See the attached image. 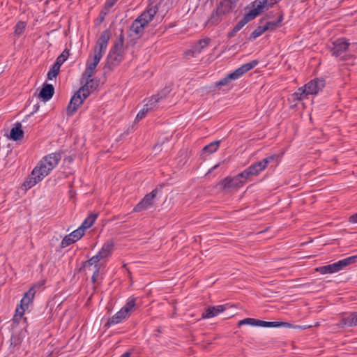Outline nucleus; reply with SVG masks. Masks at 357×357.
Wrapping results in <instances>:
<instances>
[{"mask_svg":"<svg viewBox=\"0 0 357 357\" xmlns=\"http://www.w3.org/2000/svg\"><path fill=\"white\" fill-rule=\"evenodd\" d=\"M114 243L113 241H107L104 243L100 250L89 260L82 261L81 268H86L94 265L95 268L103 266L109 257L112 255Z\"/></svg>","mask_w":357,"mask_h":357,"instance_id":"obj_2","label":"nucleus"},{"mask_svg":"<svg viewBox=\"0 0 357 357\" xmlns=\"http://www.w3.org/2000/svg\"><path fill=\"white\" fill-rule=\"evenodd\" d=\"M45 279H41L39 281L33 284L30 289H33L32 291H33L36 294L38 290H39L41 287H43L45 285Z\"/></svg>","mask_w":357,"mask_h":357,"instance_id":"obj_42","label":"nucleus"},{"mask_svg":"<svg viewBox=\"0 0 357 357\" xmlns=\"http://www.w3.org/2000/svg\"><path fill=\"white\" fill-rule=\"evenodd\" d=\"M250 8V10L246 13L243 18L234 26V27L239 31L247 23L255 19L259 14V9L256 10L255 7L246 6L245 9Z\"/></svg>","mask_w":357,"mask_h":357,"instance_id":"obj_8","label":"nucleus"},{"mask_svg":"<svg viewBox=\"0 0 357 357\" xmlns=\"http://www.w3.org/2000/svg\"><path fill=\"white\" fill-rule=\"evenodd\" d=\"M264 28H266V31L274 30L278 27H280L279 25L276 23L275 21H269L267 22L266 24L264 26Z\"/></svg>","mask_w":357,"mask_h":357,"instance_id":"obj_47","label":"nucleus"},{"mask_svg":"<svg viewBox=\"0 0 357 357\" xmlns=\"http://www.w3.org/2000/svg\"><path fill=\"white\" fill-rule=\"evenodd\" d=\"M259 61L257 60H252L250 62L245 63L248 70H250L253 69L257 64Z\"/></svg>","mask_w":357,"mask_h":357,"instance_id":"obj_56","label":"nucleus"},{"mask_svg":"<svg viewBox=\"0 0 357 357\" xmlns=\"http://www.w3.org/2000/svg\"><path fill=\"white\" fill-rule=\"evenodd\" d=\"M169 93V90L168 89H164L160 92H159L158 94L152 96L151 100L155 105L156 103L160 102L161 100L165 98Z\"/></svg>","mask_w":357,"mask_h":357,"instance_id":"obj_29","label":"nucleus"},{"mask_svg":"<svg viewBox=\"0 0 357 357\" xmlns=\"http://www.w3.org/2000/svg\"><path fill=\"white\" fill-rule=\"evenodd\" d=\"M227 308V305H219L216 306H210L207 307L202 313L203 319H210L218 315L220 312H224Z\"/></svg>","mask_w":357,"mask_h":357,"instance_id":"obj_12","label":"nucleus"},{"mask_svg":"<svg viewBox=\"0 0 357 357\" xmlns=\"http://www.w3.org/2000/svg\"><path fill=\"white\" fill-rule=\"evenodd\" d=\"M347 280V278L346 277H343L342 275V274H340V275H337L336 276L334 277L333 279H328L327 277L325 278L324 280L326 282H343L344 280Z\"/></svg>","mask_w":357,"mask_h":357,"instance_id":"obj_46","label":"nucleus"},{"mask_svg":"<svg viewBox=\"0 0 357 357\" xmlns=\"http://www.w3.org/2000/svg\"><path fill=\"white\" fill-rule=\"evenodd\" d=\"M245 181H238V178L227 176L222 179L218 185L220 188L223 190L231 189V188H239L243 185Z\"/></svg>","mask_w":357,"mask_h":357,"instance_id":"obj_9","label":"nucleus"},{"mask_svg":"<svg viewBox=\"0 0 357 357\" xmlns=\"http://www.w3.org/2000/svg\"><path fill=\"white\" fill-rule=\"evenodd\" d=\"M229 83H230L229 80L227 79V77L225 75L223 78L220 79L219 81L215 82V86L217 88L220 89L221 86H226V85L229 84Z\"/></svg>","mask_w":357,"mask_h":357,"instance_id":"obj_48","label":"nucleus"},{"mask_svg":"<svg viewBox=\"0 0 357 357\" xmlns=\"http://www.w3.org/2000/svg\"><path fill=\"white\" fill-rule=\"evenodd\" d=\"M236 71L238 73L240 77H241L245 73L248 72V69H247V68H246L245 64L242 65L241 66H240L239 68H236Z\"/></svg>","mask_w":357,"mask_h":357,"instance_id":"obj_57","label":"nucleus"},{"mask_svg":"<svg viewBox=\"0 0 357 357\" xmlns=\"http://www.w3.org/2000/svg\"><path fill=\"white\" fill-rule=\"evenodd\" d=\"M319 268H344V266L342 264V261L340 259L336 262H334L331 264L322 266H320Z\"/></svg>","mask_w":357,"mask_h":357,"instance_id":"obj_50","label":"nucleus"},{"mask_svg":"<svg viewBox=\"0 0 357 357\" xmlns=\"http://www.w3.org/2000/svg\"><path fill=\"white\" fill-rule=\"evenodd\" d=\"M123 59V54H112V52H109L104 68L113 70L115 67L118 66L121 63Z\"/></svg>","mask_w":357,"mask_h":357,"instance_id":"obj_11","label":"nucleus"},{"mask_svg":"<svg viewBox=\"0 0 357 357\" xmlns=\"http://www.w3.org/2000/svg\"><path fill=\"white\" fill-rule=\"evenodd\" d=\"M118 0H106L103 8L108 10L112 8Z\"/></svg>","mask_w":357,"mask_h":357,"instance_id":"obj_53","label":"nucleus"},{"mask_svg":"<svg viewBox=\"0 0 357 357\" xmlns=\"http://www.w3.org/2000/svg\"><path fill=\"white\" fill-rule=\"evenodd\" d=\"M26 22L23 21H19L15 26V34L16 36L22 35L26 29Z\"/></svg>","mask_w":357,"mask_h":357,"instance_id":"obj_34","label":"nucleus"},{"mask_svg":"<svg viewBox=\"0 0 357 357\" xmlns=\"http://www.w3.org/2000/svg\"><path fill=\"white\" fill-rule=\"evenodd\" d=\"M266 158H267V160L270 162V164L274 163L275 165H277L280 162L281 156L279 154L275 153V154L269 155Z\"/></svg>","mask_w":357,"mask_h":357,"instance_id":"obj_44","label":"nucleus"},{"mask_svg":"<svg viewBox=\"0 0 357 357\" xmlns=\"http://www.w3.org/2000/svg\"><path fill=\"white\" fill-rule=\"evenodd\" d=\"M226 77H227V79L229 80L230 82L233 80H236V79H238L239 77H241L239 76L238 73H237L236 70L227 74L226 75Z\"/></svg>","mask_w":357,"mask_h":357,"instance_id":"obj_52","label":"nucleus"},{"mask_svg":"<svg viewBox=\"0 0 357 357\" xmlns=\"http://www.w3.org/2000/svg\"><path fill=\"white\" fill-rule=\"evenodd\" d=\"M52 169H49V167L41 160L37 166L32 170V175H39L42 177V180L47 176Z\"/></svg>","mask_w":357,"mask_h":357,"instance_id":"obj_16","label":"nucleus"},{"mask_svg":"<svg viewBox=\"0 0 357 357\" xmlns=\"http://www.w3.org/2000/svg\"><path fill=\"white\" fill-rule=\"evenodd\" d=\"M61 66L58 65L56 62L52 65V68L47 73V79L52 80L53 78L56 77L60 71Z\"/></svg>","mask_w":357,"mask_h":357,"instance_id":"obj_28","label":"nucleus"},{"mask_svg":"<svg viewBox=\"0 0 357 357\" xmlns=\"http://www.w3.org/2000/svg\"><path fill=\"white\" fill-rule=\"evenodd\" d=\"M248 168V170H250V172H251L252 176H257L262 171H264V169L261 167L260 162H259V161L252 164Z\"/></svg>","mask_w":357,"mask_h":357,"instance_id":"obj_32","label":"nucleus"},{"mask_svg":"<svg viewBox=\"0 0 357 357\" xmlns=\"http://www.w3.org/2000/svg\"><path fill=\"white\" fill-rule=\"evenodd\" d=\"M129 317L126 314L122 309L117 312L114 316L108 319L107 323L105 324V327H110L112 325H115L121 323L126 318Z\"/></svg>","mask_w":357,"mask_h":357,"instance_id":"obj_17","label":"nucleus"},{"mask_svg":"<svg viewBox=\"0 0 357 357\" xmlns=\"http://www.w3.org/2000/svg\"><path fill=\"white\" fill-rule=\"evenodd\" d=\"M236 0H222L212 11L207 21L205 22V26L211 27L218 25L223 17L229 14L236 6Z\"/></svg>","mask_w":357,"mask_h":357,"instance_id":"obj_1","label":"nucleus"},{"mask_svg":"<svg viewBox=\"0 0 357 357\" xmlns=\"http://www.w3.org/2000/svg\"><path fill=\"white\" fill-rule=\"evenodd\" d=\"M10 341V345L14 347L20 346L22 342L19 335H12Z\"/></svg>","mask_w":357,"mask_h":357,"instance_id":"obj_41","label":"nucleus"},{"mask_svg":"<svg viewBox=\"0 0 357 357\" xmlns=\"http://www.w3.org/2000/svg\"><path fill=\"white\" fill-rule=\"evenodd\" d=\"M243 179L244 181H245L247 179L250 178V176H252V174L251 172H250V170H248V168H246L245 170H243Z\"/></svg>","mask_w":357,"mask_h":357,"instance_id":"obj_62","label":"nucleus"},{"mask_svg":"<svg viewBox=\"0 0 357 357\" xmlns=\"http://www.w3.org/2000/svg\"><path fill=\"white\" fill-rule=\"evenodd\" d=\"M342 261V264L344 267L352 265L357 262V255L350 256L344 259H340Z\"/></svg>","mask_w":357,"mask_h":357,"instance_id":"obj_39","label":"nucleus"},{"mask_svg":"<svg viewBox=\"0 0 357 357\" xmlns=\"http://www.w3.org/2000/svg\"><path fill=\"white\" fill-rule=\"evenodd\" d=\"M347 327H352L357 326V312H351L347 317H345Z\"/></svg>","mask_w":357,"mask_h":357,"instance_id":"obj_30","label":"nucleus"},{"mask_svg":"<svg viewBox=\"0 0 357 357\" xmlns=\"http://www.w3.org/2000/svg\"><path fill=\"white\" fill-rule=\"evenodd\" d=\"M220 144V141H219V140L214 141V142L208 144V145L205 146L202 149V154L207 153L208 155H209V154H211V153L215 152L218 150Z\"/></svg>","mask_w":357,"mask_h":357,"instance_id":"obj_23","label":"nucleus"},{"mask_svg":"<svg viewBox=\"0 0 357 357\" xmlns=\"http://www.w3.org/2000/svg\"><path fill=\"white\" fill-rule=\"evenodd\" d=\"M69 56V50L65 49L63 52L56 58V63H58V65H61L67 60L68 57Z\"/></svg>","mask_w":357,"mask_h":357,"instance_id":"obj_36","label":"nucleus"},{"mask_svg":"<svg viewBox=\"0 0 357 357\" xmlns=\"http://www.w3.org/2000/svg\"><path fill=\"white\" fill-rule=\"evenodd\" d=\"M338 328H344L347 327V324L346 323L345 317H342L339 322L336 324Z\"/></svg>","mask_w":357,"mask_h":357,"instance_id":"obj_61","label":"nucleus"},{"mask_svg":"<svg viewBox=\"0 0 357 357\" xmlns=\"http://www.w3.org/2000/svg\"><path fill=\"white\" fill-rule=\"evenodd\" d=\"M32 290L33 289H29V291L24 294L23 298L20 301L22 305H25L26 307H28L29 304L33 301L35 296L36 294L32 291Z\"/></svg>","mask_w":357,"mask_h":357,"instance_id":"obj_26","label":"nucleus"},{"mask_svg":"<svg viewBox=\"0 0 357 357\" xmlns=\"http://www.w3.org/2000/svg\"><path fill=\"white\" fill-rule=\"evenodd\" d=\"M256 319L254 318H245L238 321V326H241L242 325H250L252 326H255Z\"/></svg>","mask_w":357,"mask_h":357,"instance_id":"obj_45","label":"nucleus"},{"mask_svg":"<svg viewBox=\"0 0 357 357\" xmlns=\"http://www.w3.org/2000/svg\"><path fill=\"white\" fill-rule=\"evenodd\" d=\"M74 243H75V240L71 236H70V235L68 234V235L66 236L61 241V247L63 248H66Z\"/></svg>","mask_w":357,"mask_h":357,"instance_id":"obj_43","label":"nucleus"},{"mask_svg":"<svg viewBox=\"0 0 357 357\" xmlns=\"http://www.w3.org/2000/svg\"><path fill=\"white\" fill-rule=\"evenodd\" d=\"M332 45L333 47L331 50L332 55L338 57L348 50L350 43L347 39L341 38L333 42Z\"/></svg>","mask_w":357,"mask_h":357,"instance_id":"obj_7","label":"nucleus"},{"mask_svg":"<svg viewBox=\"0 0 357 357\" xmlns=\"http://www.w3.org/2000/svg\"><path fill=\"white\" fill-rule=\"evenodd\" d=\"M155 104L151 100H150L146 105H144L143 108L137 114L135 120L139 121L144 119L146 114L149 110H151L155 107Z\"/></svg>","mask_w":357,"mask_h":357,"instance_id":"obj_20","label":"nucleus"},{"mask_svg":"<svg viewBox=\"0 0 357 357\" xmlns=\"http://www.w3.org/2000/svg\"><path fill=\"white\" fill-rule=\"evenodd\" d=\"M340 270V269H315L316 271L319 272L322 275L337 273Z\"/></svg>","mask_w":357,"mask_h":357,"instance_id":"obj_55","label":"nucleus"},{"mask_svg":"<svg viewBox=\"0 0 357 357\" xmlns=\"http://www.w3.org/2000/svg\"><path fill=\"white\" fill-rule=\"evenodd\" d=\"M61 159L60 152L50 153L43 158V162H45L49 167V169H53Z\"/></svg>","mask_w":357,"mask_h":357,"instance_id":"obj_13","label":"nucleus"},{"mask_svg":"<svg viewBox=\"0 0 357 357\" xmlns=\"http://www.w3.org/2000/svg\"><path fill=\"white\" fill-rule=\"evenodd\" d=\"M211 39L209 38H205L204 39H200L197 41L192 47V49L187 52V54H190L192 56H195V54L200 53L202 50L208 46L210 43Z\"/></svg>","mask_w":357,"mask_h":357,"instance_id":"obj_15","label":"nucleus"},{"mask_svg":"<svg viewBox=\"0 0 357 357\" xmlns=\"http://www.w3.org/2000/svg\"><path fill=\"white\" fill-rule=\"evenodd\" d=\"M85 99L82 91L79 89L71 98L66 109V114L68 116L73 115Z\"/></svg>","mask_w":357,"mask_h":357,"instance_id":"obj_5","label":"nucleus"},{"mask_svg":"<svg viewBox=\"0 0 357 357\" xmlns=\"http://www.w3.org/2000/svg\"><path fill=\"white\" fill-rule=\"evenodd\" d=\"M97 213L90 214L82 222L81 227L85 231V229L90 228L94 223L95 220L98 218Z\"/></svg>","mask_w":357,"mask_h":357,"instance_id":"obj_24","label":"nucleus"},{"mask_svg":"<svg viewBox=\"0 0 357 357\" xmlns=\"http://www.w3.org/2000/svg\"><path fill=\"white\" fill-rule=\"evenodd\" d=\"M26 308L27 307H26L25 305H22L20 303V306H17L16 308L15 314L19 315V318H22Z\"/></svg>","mask_w":357,"mask_h":357,"instance_id":"obj_51","label":"nucleus"},{"mask_svg":"<svg viewBox=\"0 0 357 357\" xmlns=\"http://www.w3.org/2000/svg\"><path fill=\"white\" fill-rule=\"evenodd\" d=\"M283 20H284V13L282 10H280L278 14V20L275 21L280 27L282 26V22L283 21Z\"/></svg>","mask_w":357,"mask_h":357,"instance_id":"obj_59","label":"nucleus"},{"mask_svg":"<svg viewBox=\"0 0 357 357\" xmlns=\"http://www.w3.org/2000/svg\"><path fill=\"white\" fill-rule=\"evenodd\" d=\"M307 96V91L304 86L303 87L298 88L297 91L291 94V97L289 98V100H292L293 102L300 101L303 99L304 96Z\"/></svg>","mask_w":357,"mask_h":357,"instance_id":"obj_22","label":"nucleus"},{"mask_svg":"<svg viewBox=\"0 0 357 357\" xmlns=\"http://www.w3.org/2000/svg\"><path fill=\"white\" fill-rule=\"evenodd\" d=\"M135 302H136L135 298H133V297L129 298L127 303H126V305L121 308L122 310L129 316L130 310L135 305Z\"/></svg>","mask_w":357,"mask_h":357,"instance_id":"obj_33","label":"nucleus"},{"mask_svg":"<svg viewBox=\"0 0 357 357\" xmlns=\"http://www.w3.org/2000/svg\"><path fill=\"white\" fill-rule=\"evenodd\" d=\"M326 86V81L323 78L314 79L305 84L307 95H317Z\"/></svg>","mask_w":357,"mask_h":357,"instance_id":"obj_6","label":"nucleus"},{"mask_svg":"<svg viewBox=\"0 0 357 357\" xmlns=\"http://www.w3.org/2000/svg\"><path fill=\"white\" fill-rule=\"evenodd\" d=\"M158 10V8L157 5L152 6L151 7H149L145 11L146 12L147 15L150 17H149L148 20H152L153 17L155 15Z\"/></svg>","mask_w":357,"mask_h":357,"instance_id":"obj_40","label":"nucleus"},{"mask_svg":"<svg viewBox=\"0 0 357 357\" xmlns=\"http://www.w3.org/2000/svg\"><path fill=\"white\" fill-rule=\"evenodd\" d=\"M10 139L13 141L21 140L24 137V131L22 129V125L17 122L10 132Z\"/></svg>","mask_w":357,"mask_h":357,"instance_id":"obj_18","label":"nucleus"},{"mask_svg":"<svg viewBox=\"0 0 357 357\" xmlns=\"http://www.w3.org/2000/svg\"><path fill=\"white\" fill-rule=\"evenodd\" d=\"M265 31H266V28L264 26H259L256 29H255L250 35L248 40L250 41H252L255 40L257 38L261 36Z\"/></svg>","mask_w":357,"mask_h":357,"instance_id":"obj_31","label":"nucleus"},{"mask_svg":"<svg viewBox=\"0 0 357 357\" xmlns=\"http://www.w3.org/2000/svg\"><path fill=\"white\" fill-rule=\"evenodd\" d=\"M42 181V177L39 175H32V172L29 176V177L26 178V180L24 182L23 185L26 189H30L31 188L33 187L35 185H36L38 182Z\"/></svg>","mask_w":357,"mask_h":357,"instance_id":"obj_21","label":"nucleus"},{"mask_svg":"<svg viewBox=\"0 0 357 357\" xmlns=\"http://www.w3.org/2000/svg\"><path fill=\"white\" fill-rule=\"evenodd\" d=\"M54 93V88L52 84L44 83L38 98L42 99L44 102L50 100Z\"/></svg>","mask_w":357,"mask_h":357,"instance_id":"obj_14","label":"nucleus"},{"mask_svg":"<svg viewBox=\"0 0 357 357\" xmlns=\"http://www.w3.org/2000/svg\"><path fill=\"white\" fill-rule=\"evenodd\" d=\"M164 185H159L151 192L146 194L144 198L134 207L133 211L141 212L151 207L154 204V199L158 194V191L163 188Z\"/></svg>","mask_w":357,"mask_h":357,"instance_id":"obj_3","label":"nucleus"},{"mask_svg":"<svg viewBox=\"0 0 357 357\" xmlns=\"http://www.w3.org/2000/svg\"><path fill=\"white\" fill-rule=\"evenodd\" d=\"M92 63H86V68L85 69V71L82 74L83 78L85 79H92V76L95 73V70L97 66H94Z\"/></svg>","mask_w":357,"mask_h":357,"instance_id":"obj_27","label":"nucleus"},{"mask_svg":"<svg viewBox=\"0 0 357 357\" xmlns=\"http://www.w3.org/2000/svg\"><path fill=\"white\" fill-rule=\"evenodd\" d=\"M108 13L109 11L102 8V9L100 11L98 17L97 19L100 24L104 22L105 17L108 15Z\"/></svg>","mask_w":357,"mask_h":357,"instance_id":"obj_49","label":"nucleus"},{"mask_svg":"<svg viewBox=\"0 0 357 357\" xmlns=\"http://www.w3.org/2000/svg\"><path fill=\"white\" fill-rule=\"evenodd\" d=\"M123 45H121L114 41V45L109 52H112V54H123Z\"/></svg>","mask_w":357,"mask_h":357,"instance_id":"obj_38","label":"nucleus"},{"mask_svg":"<svg viewBox=\"0 0 357 357\" xmlns=\"http://www.w3.org/2000/svg\"><path fill=\"white\" fill-rule=\"evenodd\" d=\"M139 23V20H135L131 26H130V31L137 35V39L141 38L144 33V27Z\"/></svg>","mask_w":357,"mask_h":357,"instance_id":"obj_19","label":"nucleus"},{"mask_svg":"<svg viewBox=\"0 0 357 357\" xmlns=\"http://www.w3.org/2000/svg\"><path fill=\"white\" fill-rule=\"evenodd\" d=\"M115 42L124 45V33L123 29L121 30V33L119 34L118 38L115 40Z\"/></svg>","mask_w":357,"mask_h":357,"instance_id":"obj_60","label":"nucleus"},{"mask_svg":"<svg viewBox=\"0 0 357 357\" xmlns=\"http://www.w3.org/2000/svg\"><path fill=\"white\" fill-rule=\"evenodd\" d=\"M267 324H268V321H266L256 319L255 326L267 328Z\"/></svg>","mask_w":357,"mask_h":357,"instance_id":"obj_58","label":"nucleus"},{"mask_svg":"<svg viewBox=\"0 0 357 357\" xmlns=\"http://www.w3.org/2000/svg\"><path fill=\"white\" fill-rule=\"evenodd\" d=\"M102 56H103V54H102L100 53L94 52L93 60L91 63H92L93 65H95L94 66H97L98 64L99 63L100 59H102Z\"/></svg>","mask_w":357,"mask_h":357,"instance_id":"obj_54","label":"nucleus"},{"mask_svg":"<svg viewBox=\"0 0 357 357\" xmlns=\"http://www.w3.org/2000/svg\"><path fill=\"white\" fill-rule=\"evenodd\" d=\"M280 327H284L288 328H294V329H301V330H305L310 326H300V325H294L289 322H285V321H280Z\"/></svg>","mask_w":357,"mask_h":357,"instance_id":"obj_35","label":"nucleus"},{"mask_svg":"<svg viewBox=\"0 0 357 357\" xmlns=\"http://www.w3.org/2000/svg\"><path fill=\"white\" fill-rule=\"evenodd\" d=\"M259 162H260V165L264 170L268 167V165H270V162L268 161L266 158L259 161Z\"/></svg>","mask_w":357,"mask_h":357,"instance_id":"obj_63","label":"nucleus"},{"mask_svg":"<svg viewBox=\"0 0 357 357\" xmlns=\"http://www.w3.org/2000/svg\"><path fill=\"white\" fill-rule=\"evenodd\" d=\"M103 269H95L91 277V282L93 284H99L103 280L105 273Z\"/></svg>","mask_w":357,"mask_h":357,"instance_id":"obj_25","label":"nucleus"},{"mask_svg":"<svg viewBox=\"0 0 357 357\" xmlns=\"http://www.w3.org/2000/svg\"><path fill=\"white\" fill-rule=\"evenodd\" d=\"M111 36L112 33L109 29H107L103 31L96 41L94 47V52L104 54L107 50Z\"/></svg>","mask_w":357,"mask_h":357,"instance_id":"obj_4","label":"nucleus"},{"mask_svg":"<svg viewBox=\"0 0 357 357\" xmlns=\"http://www.w3.org/2000/svg\"><path fill=\"white\" fill-rule=\"evenodd\" d=\"M84 234V230L79 227L76 230L71 232L69 235L71 236L74 240L75 242L79 240Z\"/></svg>","mask_w":357,"mask_h":357,"instance_id":"obj_37","label":"nucleus"},{"mask_svg":"<svg viewBox=\"0 0 357 357\" xmlns=\"http://www.w3.org/2000/svg\"><path fill=\"white\" fill-rule=\"evenodd\" d=\"M349 222L357 224V213L351 215L349 218Z\"/></svg>","mask_w":357,"mask_h":357,"instance_id":"obj_64","label":"nucleus"},{"mask_svg":"<svg viewBox=\"0 0 357 357\" xmlns=\"http://www.w3.org/2000/svg\"><path fill=\"white\" fill-rule=\"evenodd\" d=\"M86 83L79 88L84 98H87L91 93L99 86V79H86Z\"/></svg>","mask_w":357,"mask_h":357,"instance_id":"obj_10","label":"nucleus"}]
</instances>
